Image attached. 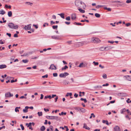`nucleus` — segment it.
Segmentation results:
<instances>
[{"label":"nucleus","instance_id":"obj_13","mask_svg":"<svg viewBox=\"0 0 131 131\" xmlns=\"http://www.w3.org/2000/svg\"><path fill=\"white\" fill-rule=\"evenodd\" d=\"M7 67V66L4 64H1L0 65V69H3L6 68Z\"/></svg>","mask_w":131,"mask_h":131},{"label":"nucleus","instance_id":"obj_44","mask_svg":"<svg viewBox=\"0 0 131 131\" xmlns=\"http://www.w3.org/2000/svg\"><path fill=\"white\" fill-rule=\"evenodd\" d=\"M127 113L130 115H131V112L130 111L128 110H126Z\"/></svg>","mask_w":131,"mask_h":131},{"label":"nucleus","instance_id":"obj_12","mask_svg":"<svg viewBox=\"0 0 131 131\" xmlns=\"http://www.w3.org/2000/svg\"><path fill=\"white\" fill-rule=\"evenodd\" d=\"M76 18V15L75 14H73L71 16V19L72 20H75Z\"/></svg>","mask_w":131,"mask_h":131},{"label":"nucleus","instance_id":"obj_34","mask_svg":"<svg viewBox=\"0 0 131 131\" xmlns=\"http://www.w3.org/2000/svg\"><path fill=\"white\" fill-rule=\"evenodd\" d=\"M100 50L102 51H103L105 50V47H102L100 48Z\"/></svg>","mask_w":131,"mask_h":131},{"label":"nucleus","instance_id":"obj_33","mask_svg":"<svg viewBox=\"0 0 131 131\" xmlns=\"http://www.w3.org/2000/svg\"><path fill=\"white\" fill-rule=\"evenodd\" d=\"M22 62L25 63H27L28 61V60L27 59H25V60H22Z\"/></svg>","mask_w":131,"mask_h":131},{"label":"nucleus","instance_id":"obj_39","mask_svg":"<svg viewBox=\"0 0 131 131\" xmlns=\"http://www.w3.org/2000/svg\"><path fill=\"white\" fill-rule=\"evenodd\" d=\"M103 6L101 5H98L96 7L97 8H99L103 7Z\"/></svg>","mask_w":131,"mask_h":131},{"label":"nucleus","instance_id":"obj_54","mask_svg":"<svg viewBox=\"0 0 131 131\" xmlns=\"http://www.w3.org/2000/svg\"><path fill=\"white\" fill-rule=\"evenodd\" d=\"M19 98L20 99H26V97H24V96H21L20 97H19Z\"/></svg>","mask_w":131,"mask_h":131},{"label":"nucleus","instance_id":"obj_51","mask_svg":"<svg viewBox=\"0 0 131 131\" xmlns=\"http://www.w3.org/2000/svg\"><path fill=\"white\" fill-rule=\"evenodd\" d=\"M130 99L129 98L127 100H126V102L128 103H131V101H130L129 102L128 101Z\"/></svg>","mask_w":131,"mask_h":131},{"label":"nucleus","instance_id":"obj_30","mask_svg":"<svg viewBox=\"0 0 131 131\" xmlns=\"http://www.w3.org/2000/svg\"><path fill=\"white\" fill-rule=\"evenodd\" d=\"M5 7L6 8H8L9 9L11 8V6L10 5L8 6L7 5H5Z\"/></svg>","mask_w":131,"mask_h":131},{"label":"nucleus","instance_id":"obj_4","mask_svg":"<svg viewBox=\"0 0 131 131\" xmlns=\"http://www.w3.org/2000/svg\"><path fill=\"white\" fill-rule=\"evenodd\" d=\"M69 73L67 72H64L63 73H61L60 74L59 76L61 78H65L66 76L69 75Z\"/></svg>","mask_w":131,"mask_h":131},{"label":"nucleus","instance_id":"obj_32","mask_svg":"<svg viewBox=\"0 0 131 131\" xmlns=\"http://www.w3.org/2000/svg\"><path fill=\"white\" fill-rule=\"evenodd\" d=\"M103 123H106V124L107 125H108V123L107 121L103 120Z\"/></svg>","mask_w":131,"mask_h":131},{"label":"nucleus","instance_id":"obj_1","mask_svg":"<svg viewBox=\"0 0 131 131\" xmlns=\"http://www.w3.org/2000/svg\"><path fill=\"white\" fill-rule=\"evenodd\" d=\"M8 26L9 28L11 29H16L18 27V25H15L12 23H9L8 24Z\"/></svg>","mask_w":131,"mask_h":131},{"label":"nucleus","instance_id":"obj_61","mask_svg":"<svg viewBox=\"0 0 131 131\" xmlns=\"http://www.w3.org/2000/svg\"><path fill=\"white\" fill-rule=\"evenodd\" d=\"M65 23L68 25H69L70 24V22H68L67 21H66L65 22Z\"/></svg>","mask_w":131,"mask_h":131},{"label":"nucleus","instance_id":"obj_60","mask_svg":"<svg viewBox=\"0 0 131 131\" xmlns=\"http://www.w3.org/2000/svg\"><path fill=\"white\" fill-rule=\"evenodd\" d=\"M14 37H18V35L17 34H14Z\"/></svg>","mask_w":131,"mask_h":131},{"label":"nucleus","instance_id":"obj_17","mask_svg":"<svg viewBox=\"0 0 131 131\" xmlns=\"http://www.w3.org/2000/svg\"><path fill=\"white\" fill-rule=\"evenodd\" d=\"M85 67V64L83 63H82L80 64L78 67L80 68L83 67Z\"/></svg>","mask_w":131,"mask_h":131},{"label":"nucleus","instance_id":"obj_24","mask_svg":"<svg viewBox=\"0 0 131 131\" xmlns=\"http://www.w3.org/2000/svg\"><path fill=\"white\" fill-rule=\"evenodd\" d=\"M5 12L3 10H1L0 11V14L2 15H4L5 13Z\"/></svg>","mask_w":131,"mask_h":131},{"label":"nucleus","instance_id":"obj_22","mask_svg":"<svg viewBox=\"0 0 131 131\" xmlns=\"http://www.w3.org/2000/svg\"><path fill=\"white\" fill-rule=\"evenodd\" d=\"M68 68V67L66 66V65L63 68H62V71H63V70H65L67 69Z\"/></svg>","mask_w":131,"mask_h":131},{"label":"nucleus","instance_id":"obj_50","mask_svg":"<svg viewBox=\"0 0 131 131\" xmlns=\"http://www.w3.org/2000/svg\"><path fill=\"white\" fill-rule=\"evenodd\" d=\"M26 3L28 5H30L31 6L33 4L32 3H30L29 2H26Z\"/></svg>","mask_w":131,"mask_h":131},{"label":"nucleus","instance_id":"obj_15","mask_svg":"<svg viewBox=\"0 0 131 131\" xmlns=\"http://www.w3.org/2000/svg\"><path fill=\"white\" fill-rule=\"evenodd\" d=\"M80 3L81 4L84 5L83 6V9H85L86 7V5L85 3L82 1H81Z\"/></svg>","mask_w":131,"mask_h":131},{"label":"nucleus","instance_id":"obj_26","mask_svg":"<svg viewBox=\"0 0 131 131\" xmlns=\"http://www.w3.org/2000/svg\"><path fill=\"white\" fill-rule=\"evenodd\" d=\"M78 46H82L83 45L82 41L80 42L77 43Z\"/></svg>","mask_w":131,"mask_h":131},{"label":"nucleus","instance_id":"obj_8","mask_svg":"<svg viewBox=\"0 0 131 131\" xmlns=\"http://www.w3.org/2000/svg\"><path fill=\"white\" fill-rule=\"evenodd\" d=\"M31 26V24H29L25 26L24 27V29L26 30H29L30 29Z\"/></svg>","mask_w":131,"mask_h":131},{"label":"nucleus","instance_id":"obj_28","mask_svg":"<svg viewBox=\"0 0 131 131\" xmlns=\"http://www.w3.org/2000/svg\"><path fill=\"white\" fill-rule=\"evenodd\" d=\"M72 93H67L66 95V96L67 97L68 96H71L72 95Z\"/></svg>","mask_w":131,"mask_h":131},{"label":"nucleus","instance_id":"obj_64","mask_svg":"<svg viewBox=\"0 0 131 131\" xmlns=\"http://www.w3.org/2000/svg\"><path fill=\"white\" fill-rule=\"evenodd\" d=\"M43 95L42 94H41V97L40 99H43Z\"/></svg>","mask_w":131,"mask_h":131},{"label":"nucleus","instance_id":"obj_62","mask_svg":"<svg viewBox=\"0 0 131 131\" xmlns=\"http://www.w3.org/2000/svg\"><path fill=\"white\" fill-rule=\"evenodd\" d=\"M58 99V96H56V97L55 99V102H56L57 100Z\"/></svg>","mask_w":131,"mask_h":131},{"label":"nucleus","instance_id":"obj_59","mask_svg":"<svg viewBox=\"0 0 131 131\" xmlns=\"http://www.w3.org/2000/svg\"><path fill=\"white\" fill-rule=\"evenodd\" d=\"M61 114L62 115H66V112H61Z\"/></svg>","mask_w":131,"mask_h":131},{"label":"nucleus","instance_id":"obj_55","mask_svg":"<svg viewBox=\"0 0 131 131\" xmlns=\"http://www.w3.org/2000/svg\"><path fill=\"white\" fill-rule=\"evenodd\" d=\"M126 3H131V0H127L126 1Z\"/></svg>","mask_w":131,"mask_h":131},{"label":"nucleus","instance_id":"obj_18","mask_svg":"<svg viewBox=\"0 0 131 131\" xmlns=\"http://www.w3.org/2000/svg\"><path fill=\"white\" fill-rule=\"evenodd\" d=\"M58 15H59L60 17L63 19L64 18V14L63 13H61L60 14H58Z\"/></svg>","mask_w":131,"mask_h":131},{"label":"nucleus","instance_id":"obj_10","mask_svg":"<svg viewBox=\"0 0 131 131\" xmlns=\"http://www.w3.org/2000/svg\"><path fill=\"white\" fill-rule=\"evenodd\" d=\"M114 129L115 131H121L120 128L118 126H116L114 127Z\"/></svg>","mask_w":131,"mask_h":131},{"label":"nucleus","instance_id":"obj_49","mask_svg":"<svg viewBox=\"0 0 131 131\" xmlns=\"http://www.w3.org/2000/svg\"><path fill=\"white\" fill-rule=\"evenodd\" d=\"M55 22H54L53 21L51 20L50 21V24L51 25H53L55 24Z\"/></svg>","mask_w":131,"mask_h":131},{"label":"nucleus","instance_id":"obj_56","mask_svg":"<svg viewBox=\"0 0 131 131\" xmlns=\"http://www.w3.org/2000/svg\"><path fill=\"white\" fill-rule=\"evenodd\" d=\"M15 112H18L19 111V110L17 108V107H16L15 109Z\"/></svg>","mask_w":131,"mask_h":131},{"label":"nucleus","instance_id":"obj_35","mask_svg":"<svg viewBox=\"0 0 131 131\" xmlns=\"http://www.w3.org/2000/svg\"><path fill=\"white\" fill-rule=\"evenodd\" d=\"M80 100L81 101H83L85 103H86L87 102V101L86 99H83V98H81L80 99Z\"/></svg>","mask_w":131,"mask_h":131},{"label":"nucleus","instance_id":"obj_9","mask_svg":"<svg viewBox=\"0 0 131 131\" xmlns=\"http://www.w3.org/2000/svg\"><path fill=\"white\" fill-rule=\"evenodd\" d=\"M29 108V107L26 106L25 107V109L23 110V112L24 113H26L28 112V109Z\"/></svg>","mask_w":131,"mask_h":131},{"label":"nucleus","instance_id":"obj_19","mask_svg":"<svg viewBox=\"0 0 131 131\" xmlns=\"http://www.w3.org/2000/svg\"><path fill=\"white\" fill-rule=\"evenodd\" d=\"M127 110L125 109V108H124L122 109L121 111V113L122 114L124 112H125Z\"/></svg>","mask_w":131,"mask_h":131},{"label":"nucleus","instance_id":"obj_53","mask_svg":"<svg viewBox=\"0 0 131 131\" xmlns=\"http://www.w3.org/2000/svg\"><path fill=\"white\" fill-rule=\"evenodd\" d=\"M130 25H131V24L130 23H127L126 24V26L127 27L130 26Z\"/></svg>","mask_w":131,"mask_h":131},{"label":"nucleus","instance_id":"obj_42","mask_svg":"<svg viewBox=\"0 0 131 131\" xmlns=\"http://www.w3.org/2000/svg\"><path fill=\"white\" fill-rule=\"evenodd\" d=\"M125 117L126 118L128 119L129 120H130V118L127 115H126Z\"/></svg>","mask_w":131,"mask_h":131},{"label":"nucleus","instance_id":"obj_46","mask_svg":"<svg viewBox=\"0 0 131 131\" xmlns=\"http://www.w3.org/2000/svg\"><path fill=\"white\" fill-rule=\"evenodd\" d=\"M52 38L53 39H57L58 38V37L55 36H52Z\"/></svg>","mask_w":131,"mask_h":131},{"label":"nucleus","instance_id":"obj_20","mask_svg":"<svg viewBox=\"0 0 131 131\" xmlns=\"http://www.w3.org/2000/svg\"><path fill=\"white\" fill-rule=\"evenodd\" d=\"M46 128L44 126H42L40 128V130L42 131H44L45 129Z\"/></svg>","mask_w":131,"mask_h":131},{"label":"nucleus","instance_id":"obj_63","mask_svg":"<svg viewBox=\"0 0 131 131\" xmlns=\"http://www.w3.org/2000/svg\"><path fill=\"white\" fill-rule=\"evenodd\" d=\"M78 94H77L76 93H75L74 95V96L76 98H77L78 97Z\"/></svg>","mask_w":131,"mask_h":131},{"label":"nucleus","instance_id":"obj_58","mask_svg":"<svg viewBox=\"0 0 131 131\" xmlns=\"http://www.w3.org/2000/svg\"><path fill=\"white\" fill-rule=\"evenodd\" d=\"M6 35H7L8 36H9L10 37L11 36V34L10 33H6Z\"/></svg>","mask_w":131,"mask_h":131},{"label":"nucleus","instance_id":"obj_31","mask_svg":"<svg viewBox=\"0 0 131 131\" xmlns=\"http://www.w3.org/2000/svg\"><path fill=\"white\" fill-rule=\"evenodd\" d=\"M104 9L105 10H107L109 11H111V9L110 8H107V7H105Z\"/></svg>","mask_w":131,"mask_h":131},{"label":"nucleus","instance_id":"obj_47","mask_svg":"<svg viewBox=\"0 0 131 131\" xmlns=\"http://www.w3.org/2000/svg\"><path fill=\"white\" fill-rule=\"evenodd\" d=\"M53 75L54 77H56L57 76L58 74L57 73H53Z\"/></svg>","mask_w":131,"mask_h":131},{"label":"nucleus","instance_id":"obj_52","mask_svg":"<svg viewBox=\"0 0 131 131\" xmlns=\"http://www.w3.org/2000/svg\"><path fill=\"white\" fill-rule=\"evenodd\" d=\"M109 85V84L108 83H106L105 84H104L102 85V86H107Z\"/></svg>","mask_w":131,"mask_h":131},{"label":"nucleus","instance_id":"obj_45","mask_svg":"<svg viewBox=\"0 0 131 131\" xmlns=\"http://www.w3.org/2000/svg\"><path fill=\"white\" fill-rule=\"evenodd\" d=\"M20 126L21 127V129L23 130L24 129V127L23 126V125L21 124H20Z\"/></svg>","mask_w":131,"mask_h":131},{"label":"nucleus","instance_id":"obj_6","mask_svg":"<svg viewBox=\"0 0 131 131\" xmlns=\"http://www.w3.org/2000/svg\"><path fill=\"white\" fill-rule=\"evenodd\" d=\"M124 78L127 80L131 81V76L126 75L124 77Z\"/></svg>","mask_w":131,"mask_h":131},{"label":"nucleus","instance_id":"obj_48","mask_svg":"<svg viewBox=\"0 0 131 131\" xmlns=\"http://www.w3.org/2000/svg\"><path fill=\"white\" fill-rule=\"evenodd\" d=\"M48 77V75L47 74H46L45 75H43L42 76V78H47Z\"/></svg>","mask_w":131,"mask_h":131},{"label":"nucleus","instance_id":"obj_37","mask_svg":"<svg viewBox=\"0 0 131 131\" xmlns=\"http://www.w3.org/2000/svg\"><path fill=\"white\" fill-rule=\"evenodd\" d=\"M85 21H86L88 23V22H89V21L88 20H86V19H84V20H81V22H84Z\"/></svg>","mask_w":131,"mask_h":131},{"label":"nucleus","instance_id":"obj_3","mask_svg":"<svg viewBox=\"0 0 131 131\" xmlns=\"http://www.w3.org/2000/svg\"><path fill=\"white\" fill-rule=\"evenodd\" d=\"M47 118L49 119H55L57 120L58 118V117L57 116H48L46 117Z\"/></svg>","mask_w":131,"mask_h":131},{"label":"nucleus","instance_id":"obj_11","mask_svg":"<svg viewBox=\"0 0 131 131\" xmlns=\"http://www.w3.org/2000/svg\"><path fill=\"white\" fill-rule=\"evenodd\" d=\"M91 40L92 41H101L100 40L99 38H97L93 37L92 38Z\"/></svg>","mask_w":131,"mask_h":131},{"label":"nucleus","instance_id":"obj_16","mask_svg":"<svg viewBox=\"0 0 131 131\" xmlns=\"http://www.w3.org/2000/svg\"><path fill=\"white\" fill-rule=\"evenodd\" d=\"M113 48L111 46H108L105 47V49L106 50H108L112 49Z\"/></svg>","mask_w":131,"mask_h":131},{"label":"nucleus","instance_id":"obj_25","mask_svg":"<svg viewBox=\"0 0 131 131\" xmlns=\"http://www.w3.org/2000/svg\"><path fill=\"white\" fill-rule=\"evenodd\" d=\"M78 9L80 12H81L82 13H84L85 12V10H84L81 9V8H79V9Z\"/></svg>","mask_w":131,"mask_h":131},{"label":"nucleus","instance_id":"obj_23","mask_svg":"<svg viewBox=\"0 0 131 131\" xmlns=\"http://www.w3.org/2000/svg\"><path fill=\"white\" fill-rule=\"evenodd\" d=\"M73 24L74 25H82V24L81 23H77L76 22H74L73 23Z\"/></svg>","mask_w":131,"mask_h":131},{"label":"nucleus","instance_id":"obj_5","mask_svg":"<svg viewBox=\"0 0 131 131\" xmlns=\"http://www.w3.org/2000/svg\"><path fill=\"white\" fill-rule=\"evenodd\" d=\"M13 96V94H11L9 92H8L5 93V96L6 97L8 98Z\"/></svg>","mask_w":131,"mask_h":131},{"label":"nucleus","instance_id":"obj_38","mask_svg":"<svg viewBox=\"0 0 131 131\" xmlns=\"http://www.w3.org/2000/svg\"><path fill=\"white\" fill-rule=\"evenodd\" d=\"M26 125L27 127H29L31 125V123H27L26 124Z\"/></svg>","mask_w":131,"mask_h":131},{"label":"nucleus","instance_id":"obj_36","mask_svg":"<svg viewBox=\"0 0 131 131\" xmlns=\"http://www.w3.org/2000/svg\"><path fill=\"white\" fill-rule=\"evenodd\" d=\"M38 114L39 116H41L42 115V112H38Z\"/></svg>","mask_w":131,"mask_h":131},{"label":"nucleus","instance_id":"obj_29","mask_svg":"<svg viewBox=\"0 0 131 131\" xmlns=\"http://www.w3.org/2000/svg\"><path fill=\"white\" fill-rule=\"evenodd\" d=\"M95 17L97 18H99L100 17V14L97 13L95 14Z\"/></svg>","mask_w":131,"mask_h":131},{"label":"nucleus","instance_id":"obj_21","mask_svg":"<svg viewBox=\"0 0 131 131\" xmlns=\"http://www.w3.org/2000/svg\"><path fill=\"white\" fill-rule=\"evenodd\" d=\"M8 16L9 17H11L12 15V13L11 11L8 12Z\"/></svg>","mask_w":131,"mask_h":131},{"label":"nucleus","instance_id":"obj_41","mask_svg":"<svg viewBox=\"0 0 131 131\" xmlns=\"http://www.w3.org/2000/svg\"><path fill=\"white\" fill-rule=\"evenodd\" d=\"M66 19L67 20H70V16H68L66 18Z\"/></svg>","mask_w":131,"mask_h":131},{"label":"nucleus","instance_id":"obj_27","mask_svg":"<svg viewBox=\"0 0 131 131\" xmlns=\"http://www.w3.org/2000/svg\"><path fill=\"white\" fill-rule=\"evenodd\" d=\"M58 27V25H53L52 26V28L54 29H57Z\"/></svg>","mask_w":131,"mask_h":131},{"label":"nucleus","instance_id":"obj_14","mask_svg":"<svg viewBox=\"0 0 131 131\" xmlns=\"http://www.w3.org/2000/svg\"><path fill=\"white\" fill-rule=\"evenodd\" d=\"M83 128H85L86 129L88 130L90 129V128L89 127H88L86 124L85 123L84 124Z\"/></svg>","mask_w":131,"mask_h":131},{"label":"nucleus","instance_id":"obj_7","mask_svg":"<svg viewBox=\"0 0 131 131\" xmlns=\"http://www.w3.org/2000/svg\"><path fill=\"white\" fill-rule=\"evenodd\" d=\"M49 69H51V70H56L57 69L56 67L53 64L51 65L50 67L49 68Z\"/></svg>","mask_w":131,"mask_h":131},{"label":"nucleus","instance_id":"obj_2","mask_svg":"<svg viewBox=\"0 0 131 131\" xmlns=\"http://www.w3.org/2000/svg\"><path fill=\"white\" fill-rule=\"evenodd\" d=\"M74 109L78 111H80L82 113H84L86 111V110L84 108L80 107H75Z\"/></svg>","mask_w":131,"mask_h":131},{"label":"nucleus","instance_id":"obj_43","mask_svg":"<svg viewBox=\"0 0 131 131\" xmlns=\"http://www.w3.org/2000/svg\"><path fill=\"white\" fill-rule=\"evenodd\" d=\"M93 63L94 64L95 66L98 65L99 64V63L98 62H95V61H93Z\"/></svg>","mask_w":131,"mask_h":131},{"label":"nucleus","instance_id":"obj_57","mask_svg":"<svg viewBox=\"0 0 131 131\" xmlns=\"http://www.w3.org/2000/svg\"><path fill=\"white\" fill-rule=\"evenodd\" d=\"M50 128L51 129V130L52 131H53V127L52 126H50Z\"/></svg>","mask_w":131,"mask_h":131},{"label":"nucleus","instance_id":"obj_40","mask_svg":"<svg viewBox=\"0 0 131 131\" xmlns=\"http://www.w3.org/2000/svg\"><path fill=\"white\" fill-rule=\"evenodd\" d=\"M103 77L104 79H106L107 78V75L106 74H104L103 76Z\"/></svg>","mask_w":131,"mask_h":131}]
</instances>
